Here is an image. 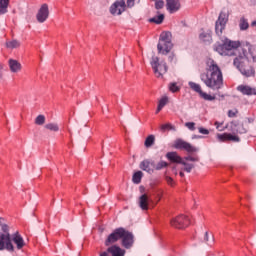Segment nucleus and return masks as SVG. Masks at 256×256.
<instances>
[{
  "label": "nucleus",
  "mask_w": 256,
  "mask_h": 256,
  "mask_svg": "<svg viewBox=\"0 0 256 256\" xmlns=\"http://www.w3.org/2000/svg\"><path fill=\"white\" fill-rule=\"evenodd\" d=\"M221 41L222 44L214 45V51L224 57H235L233 65L243 77H255V67L249 58L256 63V45L249 42L241 44L240 41H233L226 37Z\"/></svg>",
  "instance_id": "nucleus-1"
},
{
  "label": "nucleus",
  "mask_w": 256,
  "mask_h": 256,
  "mask_svg": "<svg viewBox=\"0 0 256 256\" xmlns=\"http://www.w3.org/2000/svg\"><path fill=\"white\" fill-rule=\"evenodd\" d=\"M200 79L213 91H219L223 87V72L217 62L211 58L206 60V73H202Z\"/></svg>",
  "instance_id": "nucleus-2"
},
{
  "label": "nucleus",
  "mask_w": 256,
  "mask_h": 256,
  "mask_svg": "<svg viewBox=\"0 0 256 256\" xmlns=\"http://www.w3.org/2000/svg\"><path fill=\"white\" fill-rule=\"evenodd\" d=\"M9 251L13 253L15 246L11 243V233H9V226L3 225L2 232H0V251Z\"/></svg>",
  "instance_id": "nucleus-3"
},
{
  "label": "nucleus",
  "mask_w": 256,
  "mask_h": 256,
  "mask_svg": "<svg viewBox=\"0 0 256 256\" xmlns=\"http://www.w3.org/2000/svg\"><path fill=\"white\" fill-rule=\"evenodd\" d=\"M157 49L159 53H162V55H167V53L171 52V49H173V43L171 42V32H163L160 35Z\"/></svg>",
  "instance_id": "nucleus-4"
},
{
  "label": "nucleus",
  "mask_w": 256,
  "mask_h": 256,
  "mask_svg": "<svg viewBox=\"0 0 256 256\" xmlns=\"http://www.w3.org/2000/svg\"><path fill=\"white\" fill-rule=\"evenodd\" d=\"M150 65L156 75V77H163L167 73V63L159 62V57L153 56Z\"/></svg>",
  "instance_id": "nucleus-5"
},
{
  "label": "nucleus",
  "mask_w": 256,
  "mask_h": 256,
  "mask_svg": "<svg viewBox=\"0 0 256 256\" xmlns=\"http://www.w3.org/2000/svg\"><path fill=\"white\" fill-rule=\"evenodd\" d=\"M227 21H229V14L225 11H221L215 25V31L218 37H221L223 35V31H225Z\"/></svg>",
  "instance_id": "nucleus-6"
},
{
  "label": "nucleus",
  "mask_w": 256,
  "mask_h": 256,
  "mask_svg": "<svg viewBox=\"0 0 256 256\" xmlns=\"http://www.w3.org/2000/svg\"><path fill=\"white\" fill-rule=\"evenodd\" d=\"M199 162V156H186L182 158V162L180 165H183L182 171H185L186 173H191L193 169H195V164Z\"/></svg>",
  "instance_id": "nucleus-7"
},
{
  "label": "nucleus",
  "mask_w": 256,
  "mask_h": 256,
  "mask_svg": "<svg viewBox=\"0 0 256 256\" xmlns=\"http://www.w3.org/2000/svg\"><path fill=\"white\" fill-rule=\"evenodd\" d=\"M129 9L125 0H116L110 7L111 15H123Z\"/></svg>",
  "instance_id": "nucleus-8"
},
{
  "label": "nucleus",
  "mask_w": 256,
  "mask_h": 256,
  "mask_svg": "<svg viewBox=\"0 0 256 256\" xmlns=\"http://www.w3.org/2000/svg\"><path fill=\"white\" fill-rule=\"evenodd\" d=\"M170 223L172 227H175V229H185V227H189L191 221L189 220V217L179 215L178 217L172 219Z\"/></svg>",
  "instance_id": "nucleus-9"
},
{
  "label": "nucleus",
  "mask_w": 256,
  "mask_h": 256,
  "mask_svg": "<svg viewBox=\"0 0 256 256\" xmlns=\"http://www.w3.org/2000/svg\"><path fill=\"white\" fill-rule=\"evenodd\" d=\"M125 233V228L120 227L116 228L106 239L105 245L106 247H109V245H113V243H117L121 237H123V234Z\"/></svg>",
  "instance_id": "nucleus-10"
},
{
  "label": "nucleus",
  "mask_w": 256,
  "mask_h": 256,
  "mask_svg": "<svg viewBox=\"0 0 256 256\" xmlns=\"http://www.w3.org/2000/svg\"><path fill=\"white\" fill-rule=\"evenodd\" d=\"M175 149H182L183 151H187V153H197L198 149L191 145V143L184 141L183 139H177L174 142Z\"/></svg>",
  "instance_id": "nucleus-11"
},
{
  "label": "nucleus",
  "mask_w": 256,
  "mask_h": 256,
  "mask_svg": "<svg viewBox=\"0 0 256 256\" xmlns=\"http://www.w3.org/2000/svg\"><path fill=\"white\" fill-rule=\"evenodd\" d=\"M120 239H122V246L125 249H131L133 247V243H135L133 233L129 232L126 229H124V233Z\"/></svg>",
  "instance_id": "nucleus-12"
},
{
  "label": "nucleus",
  "mask_w": 256,
  "mask_h": 256,
  "mask_svg": "<svg viewBox=\"0 0 256 256\" xmlns=\"http://www.w3.org/2000/svg\"><path fill=\"white\" fill-rule=\"evenodd\" d=\"M49 19V5L43 4L36 14L38 23H45Z\"/></svg>",
  "instance_id": "nucleus-13"
},
{
  "label": "nucleus",
  "mask_w": 256,
  "mask_h": 256,
  "mask_svg": "<svg viewBox=\"0 0 256 256\" xmlns=\"http://www.w3.org/2000/svg\"><path fill=\"white\" fill-rule=\"evenodd\" d=\"M153 200L147 194H142L138 199V205L142 211H149V205Z\"/></svg>",
  "instance_id": "nucleus-14"
},
{
  "label": "nucleus",
  "mask_w": 256,
  "mask_h": 256,
  "mask_svg": "<svg viewBox=\"0 0 256 256\" xmlns=\"http://www.w3.org/2000/svg\"><path fill=\"white\" fill-rule=\"evenodd\" d=\"M10 239L11 243H14L19 251L25 247V240L23 239V236L19 234V232H16L12 235L10 234Z\"/></svg>",
  "instance_id": "nucleus-15"
},
{
  "label": "nucleus",
  "mask_w": 256,
  "mask_h": 256,
  "mask_svg": "<svg viewBox=\"0 0 256 256\" xmlns=\"http://www.w3.org/2000/svg\"><path fill=\"white\" fill-rule=\"evenodd\" d=\"M166 9L169 13H177L181 9L179 0H166Z\"/></svg>",
  "instance_id": "nucleus-16"
},
{
  "label": "nucleus",
  "mask_w": 256,
  "mask_h": 256,
  "mask_svg": "<svg viewBox=\"0 0 256 256\" xmlns=\"http://www.w3.org/2000/svg\"><path fill=\"white\" fill-rule=\"evenodd\" d=\"M140 169H142V171H146V173H153V171H155V161L143 160L140 163Z\"/></svg>",
  "instance_id": "nucleus-17"
},
{
  "label": "nucleus",
  "mask_w": 256,
  "mask_h": 256,
  "mask_svg": "<svg viewBox=\"0 0 256 256\" xmlns=\"http://www.w3.org/2000/svg\"><path fill=\"white\" fill-rule=\"evenodd\" d=\"M237 91L242 93V95H256V89L248 85H239Z\"/></svg>",
  "instance_id": "nucleus-18"
},
{
  "label": "nucleus",
  "mask_w": 256,
  "mask_h": 256,
  "mask_svg": "<svg viewBox=\"0 0 256 256\" xmlns=\"http://www.w3.org/2000/svg\"><path fill=\"white\" fill-rule=\"evenodd\" d=\"M166 158L170 163H177L178 165H181L183 163V158L179 156L177 152H168L166 154Z\"/></svg>",
  "instance_id": "nucleus-19"
},
{
  "label": "nucleus",
  "mask_w": 256,
  "mask_h": 256,
  "mask_svg": "<svg viewBox=\"0 0 256 256\" xmlns=\"http://www.w3.org/2000/svg\"><path fill=\"white\" fill-rule=\"evenodd\" d=\"M8 65H9V69L11 71V73H19V71H21L22 66L19 63V61L15 60V59H10L8 61Z\"/></svg>",
  "instance_id": "nucleus-20"
},
{
  "label": "nucleus",
  "mask_w": 256,
  "mask_h": 256,
  "mask_svg": "<svg viewBox=\"0 0 256 256\" xmlns=\"http://www.w3.org/2000/svg\"><path fill=\"white\" fill-rule=\"evenodd\" d=\"M108 253H110L112 256H125V250L121 249V247L117 245L109 247Z\"/></svg>",
  "instance_id": "nucleus-21"
},
{
  "label": "nucleus",
  "mask_w": 256,
  "mask_h": 256,
  "mask_svg": "<svg viewBox=\"0 0 256 256\" xmlns=\"http://www.w3.org/2000/svg\"><path fill=\"white\" fill-rule=\"evenodd\" d=\"M199 39H200V41H202L206 45L211 44V42L213 41V38L211 36V32H202L199 35Z\"/></svg>",
  "instance_id": "nucleus-22"
},
{
  "label": "nucleus",
  "mask_w": 256,
  "mask_h": 256,
  "mask_svg": "<svg viewBox=\"0 0 256 256\" xmlns=\"http://www.w3.org/2000/svg\"><path fill=\"white\" fill-rule=\"evenodd\" d=\"M6 47L7 49H19L21 47V41L16 39L8 40L6 41Z\"/></svg>",
  "instance_id": "nucleus-23"
},
{
  "label": "nucleus",
  "mask_w": 256,
  "mask_h": 256,
  "mask_svg": "<svg viewBox=\"0 0 256 256\" xmlns=\"http://www.w3.org/2000/svg\"><path fill=\"white\" fill-rule=\"evenodd\" d=\"M165 19V15L159 14L158 16H154L153 18H150V23H155L156 25H161Z\"/></svg>",
  "instance_id": "nucleus-24"
},
{
  "label": "nucleus",
  "mask_w": 256,
  "mask_h": 256,
  "mask_svg": "<svg viewBox=\"0 0 256 256\" xmlns=\"http://www.w3.org/2000/svg\"><path fill=\"white\" fill-rule=\"evenodd\" d=\"M7 7H9V0H0V15L7 13Z\"/></svg>",
  "instance_id": "nucleus-25"
},
{
  "label": "nucleus",
  "mask_w": 256,
  "mask_h": 256,
  "mask_svg": "<svg viewBox=\"0 0 256 256\" xmlns=\"http://www.w3.org/2000/svg\"><path fill=\"white\" fill-rule=\"evenodd\" d=\"M141 179H143V172L141 171L135 172L132 176V181L136 185H139V183H141Z\"/></svg>",
  "instance_id": "nucleus-26"
},
{
  "label": "nucleus",
  "mask_w": 256,
  "mask_h": 256,
  "mask_svg": "<svg viewBox=\"0 0 256 256\" xmlns=\"http://www.w3.org/2000/svg\"><path fill=\"white\" fill-rule=\"evenodd\" d=\"M188 85H189L190 89H192V91H195L199 95H201V93H203V90L201 89V85H199L195 82H189Z\"/></svg>",
  "instance_id": "nucleus-27"
},
{
  "label": "nucleus",
  "mask_w": 256,
  "mask_h": 256,
  "mask_svg": "<svg viewBox=\"0 0 256 256\" xmlns=\"http://www.w3.org/2000/svg\"><path fill=\"white\" fill-rule=\"evenodd\" d=\"M204 243H207V245H213V243H215V238L213 237V234H209V232H205Z\"/></svg>",
  "instance_id": "nucleus-28"
},
{
  "label": "nucleus",
  "mask_w": 256,
  "mask_h": 256,
  "mask_svg": "<svg viewBox=\"0 0 256 256\" xmlns=\"http://www.w3.org/2000/svg\"><path fill=\"white\" fill-rule=\"evenodd\" d=\"M168 101H169V99L167 97L161 98L158 102V107L156 109V113H159L163 109V107H165V105H167Z\"/></svg>",
  "instance_id": "nucleus-29"
},
{
  "label": "nucleus",
  "mask_w": 256,
  "mask_h": 256,
  "mask_svg": "<svg viewBox=\"0 0 256 256\" xmlns=\"http://www.w3.org/2000/svg\"><path fill=\"white\" fill-rule=\"evenodd\" d=\"M155 144V136L154 135H149L146 140H145V147H153Z\"/></svg>",
  "instance_id": "nucleus-30"
},
{
  "label": "nucleus",
  "mask_w": 256,
  "mask_h": 256,
  "mask_svg": "<svg viewBox=\"0 0 256 256\" xmlns=\"http://www.w3.org/2000/svg\"><path fill=\"white\" fill-rule=\"evenodd\" d=\"M161 131H175V126H173L171 123L162 124L160 126Z\"/></svg>",
  "instance_id": "nucleus-31"
},
{
  "label": "nucleus",
  "mask_w": 256,
  "mask_h": 256,
  "mask_svg": "<svg viewBox=\"0 0 256 256\" xmlns=\"http://www.w3.org/2000/svg\"><path fill=\"white\" fill-rule=\"evenodd\" d=\"M239 26L241 31H246V29H249V22H247V19L241 18Z\"/></svg>",
  "instance_id": "nucleus-32"
},
{
  "label": "nucleus",
  "mask_w": 256,
  "mask_h": 256,
  "mask_svg": "<svg viewBox=\"0 0 256 256\" xmlns=\"http://www.w3.org/2000/svg\"><path fill=\"white\" fill-rule=\"evenodd\" d=\"M235 127H236V132L239 133L240 135H244L245 133H247V127H245V125L238 124V125H235Z\"/></svg>",
  "instance_id": "nucleus-33"
},
{
  "label": "nucleus",
  "mask_w": 256,
  "mask_h": 256,
  "mask_svg": "<svg viewBox=\"0 0 256 256\" xmlns=\"http://www.w3.org/2000/svg\"><path fill=\"white\" fill-rule=\"evenodd\" d=\"M169 164L165 161H160L157 164H155L154 170L161 171V169H165V167H168Z\"/></svg>",
  "instance_id": "nucleus-34"
},
{
  "label": "nucleus",
  "mask_w": 256,
  "mask_h": 256,
  "mask_svg": "<svg viewBox=\"0 0 256 256\" xmlns=\"http://www.w3.org/2000/svg\"><path fill=\"white\" fill-rule=\"evenodd\" d=\"M45 129H48L49 131L57 132L59 131V125L55 123H49L45 125Z\"/></svg>",
  "instance_id": "nucleus-35"
},
{
  "label": "nucleus",
  "mask_w": 256,
  "mask_h": 256,
  "mask_svg": "<svg viewBox=\"0 0 256 256\" xmlns=\"http://www.w3.org/2000/svg\"><path fill=\"white\" fill-rule=\"evenodd\" d=\"M217 139L221 143H225V141H229V136L228 133H223V134H217Z\"/></svg>",
  "instance_id": "nucleus-36"
},
{
  "label": "nucleus",
  "mask_w": 256,
  "mask_h": 256,
  "mask_svg": "<svg viewBox=\"0 0 256 256\" xmlns=\"http://www.w3.org/2000/svg\"><path fill=\"white\" fill-rule=\"evenodd\" d=\"M135 3L137 5H139V3H141V0H127L126 4H127V8L128 9H133V7H135Z\"/></svg>",
  "instance_id": "nucleus-37"
},
{
  "label": "nucleus",
  "mask_w": 256,
  "mask_h": 256,
  "mask_svg": "<svg viewBox=\"0 0 256 256\" xmlns=\"http://www.w3.org/2000/svg\"><path fill=\"white\" fill-rule=\"evenodd\" d=\"M200 97L204 99L205 101H215V96H211L210 94H207L205 92H201Z\"/></svg>",
  "instance_id": "nucleus-38"
},
{
  "label": "nucleus",
  "mask_w": 256,
  "mask_h": 256,
  "mask_svg": "<svg viewBox=\"0 0 256 256\" xmlns=\"http://www.w3.org/2000/svg\"><path fill=\"white\" fill-rule=\"evenodd\" d=\"M36 125H45V116L44 115H38L35 119Z\"/></svg>",
  "instance_id": "nucleus-39"
},
{
  "label": "nucleus",
  "mask_w": 256,
  "mask_h": 256,
  "mask_svg": "<svg viewBox=\"0 0 256 256\" xmlns=\"http://www.w3.org/2000/svg\"><path fill=\"white\" fill-rule=\"evenodd\" d=\"M228 141H233V143H239V141H241V138H239V136L237 135L228 133Z\"/></svg>",
  "instance_id": "nucleus-40"
},
{
  "label": "nucleus",
  "mask_w": 256,
  "mask_h": 256,
  "mask_svg": "<svg viewBox=\"0 0 256 256\" xmlns=\"http://www.w3.org/2000/svg\"><path fill=\"white\" fill-rule=\"evenodd\" d=\"M165 7V2L163 0H157L155 2V9H163Z\"/></svg>",
  "instance_id": "nucleus-41"
},
{
  "label": "nucleus",
  "mask_w": 256,
  "mask_h": 256,
  "mask_svg": "<svg viewBox=\"0 0 256 256\" xmlns=\"http://www.w3.org/2000/svg\"><path fill=\"white\" fill-rule=\"evenodd\" d=\"M169 89L172 93H177V91H179V86H177V83H171Z\"/></svg>",
  "instance_id": "nucleus-42"
},
{
  "label": "nucleus",
  "mask_w": 256,
  "mask_h": 256,
  "mask_svg": "<svg viewBox=\"0 0 256 256\" xmlns=\"http://www.w3.org/2000/svg\"><path fill=\"white\" fill-rule=\"evenodd\" d=\"M165 181L170 187H175V180H173L170 176H165Z\"/></svg>",
  "instance_id": "nucleus-43"
},
{
  "label": "nucleus",
  "mask_w": 256,
  "mask_h": 256,
  "mask_svg": "<svg viewBox=\"0 0 256 256\" xmlns=\"http://www.w3.org/2000/svg\"><path fill=\"white\" fill-rule=\"evenodd\" d=\"M185 127H187V129L190 131H195V122H186Z\"/></svg>",
  "instance_id": "nucleus-44"
},
{
  "label": "nucleus",
  "mask_w": 256,
  "mask_h": 256,
  "mask_svg": "<svg viewBox=\"0 0 256 256\" xmlns=\"http://www.w3.org/2000/svg\"><path fill=\"white\" fill-rule=\"evenodd\" d=\"M198 131L201 135H209V130L207 128L199 127Z\"/></svg>",
  "instance_id": "nucleus-45"
},
{
  "label": "nucleus",
  "mask_w": 256,
  "mask_h": 256,
  "mask_svg": "<svg viewBox=\"0 0 256 256\" xmlns=\"http://www.w3.org/2000/svg\"><path fill=\"white\" fill-rule=\"evenodd\" d=\"M237 113V110H229L228 117H236Z\"/></svg>",
  "instance_id": "nucleus-46"
},
{
  "label": "nucleus",
  "mask_w": 256,
  "mask_h": 256,
  "mask_svg": "<svg viewBox=\"0 0 256 256\" xmlns=\"http://www.w3.org/2000/svg\"><path fill=\"white\" fill-rule=\"evenodd\" d=\"M168 61H169L170 63H173V62L175 61V54L171 53V54L169 55V57H168Z\"/></svg>",
  "instance_id": "nucleus-47"
},
{
  "label": "nucleus",
  "mask_w": 256,
  "mask_h": 256,
  "mask_svg": "<svg viewBox=\"0 0 256 256\" xmlns=\"http://www.w3.org/2000/svg\"><path fill=\"white\" fill-rule=\"evenodd\" d=\"M221 125H223V123L215 122V127L218 131H223V129H221Z\"/></svg>",
  "instance_id": "nucleus-48"
},
{
  "label": "nucleus",
  "mask_w": 256,
  "mask_h": 256,
  "mask_svg": "<svg viewBox=\"0 0 256 256\" xmlns=\"http://www.w3.org/2000/svg\"><path fill=\"white\" fill-rule=\"evenodd\" d=\"M109 253L111 252H109V248H108L107 251L100 253V256H109Z\"/></svg>",
  "instance_id": "nucleus-49"
},
{
  "label": "nucleus",
  "mask_w": 256,
  "mask_h": 256,
  "mask_svg": "<svg viewBox=\"0 0 256 256\" xmlns=\"http://www.w3.org/2000/svg\"><path fill=\"white\" fill-rule=\"evenodd\" d=\"M3 225H7V224H3V218L0 217V227H1L2 230H3Z\"/></svg>",
  "instance_id": "nucleus-50"
},
{
  "label": "nucleus",
  "mask_w": 256,
  "mask_h": 256,
  "mask_svg": "<svg viewBox=\"0 0 256 256\" xmlns=\"http://www.w3.org/2000/svg\"><path fill=\"white\" fill-rule=\"evenodd\" d=\"M183 171H185V170H181V171L179 172L180 177H185V173H184Z\"/></svg>",
  "instance_id": "nucleus-51"
},
{
  "label": "nucleus",
  "mask_w": 256,
  "mask_h": 256,
  "mask_svg": "<svg viewBox=\"0 0 256 256\" xmlns=\"http://www.w3.org/2000/svg\"><path fill=\"white\" fill-rule=\"evenodd\" d=\"M193 139H201V136H195Z\"/></svg>",
  "instance_id": "nucleus-52"
},
{
  "label": "nucleus",
  "mask_w": 256,
  "mask_h": 256,
  "mask_svg": "<svg viewBox=\"0 0 256 256\" xmlns=\"http://www.w3.org/2000/svg\"><path fill=\"white\" fill-rule=\"evenodd\" d=\"M248 122L253 123V119L248 118Z\"/></svg>",
  "instance_id": "nucleus-53"
}]
</instances>
